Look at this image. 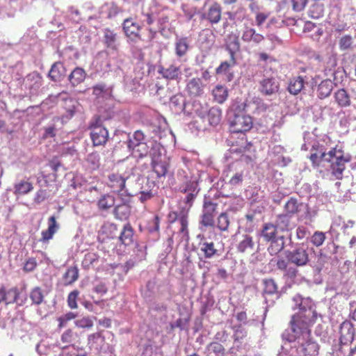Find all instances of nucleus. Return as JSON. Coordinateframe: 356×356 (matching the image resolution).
Here are the masks:
<instances>
[{"label": "nucleus", "instance_id": "1", "mask_svg": "<svg viewBox=\"0 0 356 356\" xmlns=\"http://www.w3.org/2000/svg\"><path fill=\"white\" fill-rule=\"evenodd\" d=\"M317 314L312 307H305L302 304L299 311L290 321L293 335L289 341H297L291 348L289 356H318L320 345L312 337L310 326L315 322Z\"/></svg>", "mask_w": 356, "mask_h": 356}, {"label": "nucleus", "instance_id": "2", "mask_svg": "<svg viewBox=\"0 0 356 356\" xmlns=\"http://www.w3.org/2000/svg\"><path fill=\"white\" fill-rule=\"evenodd\" d=\"M310 249L307 245L301 244L292 250L285 252L286 259L279 257L275 261L277 268L284 273V276L293 279L298 274V267L307 266L309 262Z\"/></svg>", "mask_w": 356, "mask_h": 356}, {"label": "nucleus", "instance_id": "3", "mask_svg": "<svg viewBox=\"0 0 356 356\" xmlns=\"http://www.w3.org/2000/svg\"><path fill=\"white\" fill-rule=\"evenodd\" d=\"M327 154L329 159L326 160L330 162L332 175L337 179H342L346 164L351 160L350 156L337 146L332 148Z\"/></svg>", "mask_w": 356, "mask_h": 356}, {"label": "nucleus", "instance_id": "4", "mask_svg": "<svg viewBox=\"0 0 356 356\" xmlns=\"http://www.w3.org/2000/svg\"><path fill=\"white\" fill-rule=\"evenodd\" d=\"M152 168L157 178L165 177L170 170L169 159L162 156L159 145L153 146L149 151Z\"/></svg>", "mask_w": 356, "mask_h": 356}, {"label": "nucleus", "instance_id": "5", "mask_svg": "<svg viewBox=\"0 0 356 356\" xmlns=\"http://www.w3.org/2000/svg\"><path fill=\"white\" fill-rule=\"evenodd\" d=\"M224 175L228 179V184L232 187L241 186L247 175L246 167L242 162H233L227 165Z\"/></svg>", "mask_w": 356, "mask_h": 356}, {"label": "nucleus", "instance_id": "6", "mask_svg": "<svg viewBox=\"0 0 356 356\" xmlns=\"http://www.w3.org/2000/svg\"><path fill=\"white\" fill-rule=\"evenodd\" d=\"M90 136L95 146L103 145L108 140V131L102 124V119L97 115L89 124Z\"/></svg>", "mask_w": 356, "mask_h": 356}, {"label": "nucleus", "instance_id": "7", "mask_svg": "<svg viewBox=\"0 0 356 356\" xmlns=\"http://www.w3.org/2000/svg\"><path fill=\"white\" fill-rule=\"evenodd\" d=\"M253 126L252 118L244 111L234 112L229 120L230 131L233 133H245L249 131Z\"/></svg>", "mask_w": 356, "mask_h": 356}, {"label": "nucleus", "instance_id": "8", "mask_svg": "<svg viewBox=\"0 0 356 356\" xmlns=\"http://www.w3.org/2000/svg\"><path fill=\"white\" fill-rule=\"evenodd\" d=\"M122 26L124 35L129 42L135 44L143 40L140 35L142 26L135 22L132 17L124 19Z\"/></svg>", "mask_w": 356, "mask_h": 356}, {"label": "nucleus", "instance_id": "9", "mask_svg": "<svg viewBox=\"0 0 356 356\" xmlns=\"http://www.w3.org/2000/svg\"><path fill=\"white\" fill-rule=\"evenodd\" d=\"M259 90L264 96H271L280 90V82L274 76L264 75L259 83Z\"/></svg>", "mask_w": 356, "mask_h": 356}, {"label": "nucleus", "instance_id": "10", "mask_svg": "<svg viewBox=\"0 0 356 356\" xmlns=\"http://www.w3.org/2000/svg\"><path fill=\"white\" fill-rule=\"evenodd\" d=\"M218 204L211 200H205L203 204L201 224L204 227H213L214 217L217 213Z\"/></svg>", "mask_w": 356, "mask_h": 356}, {"label": "nucleus", "instance_id": "11", "mask_svg": "<svg viewBox=\"0 0 356 356\" xmlns=\"http://www.w3.org/2000/svg\"><path fill=\"white\" fill-rule=\"evenodd\" d=\"M128 178V175H122L119 172H113L108 175L106 185L112 192L120 193L125 189Z\"/></svg>", "mask_w": 356, "mask_h": 356}, {"label": "nucleus", "instance_id": "12", "mask_svg": "<svg viewBox=\"0 0 356 356\" xmlns=\"http://www.w3.org/2000/svg\"><path fill=\"white\" fill-rule=\"evenodd\" d=\"M339 341L343 345L352 343L355 339V331L353 324L348 320L344 321L339 327Z\"/></svg>", "mask_w": 356, "mask_h": 356}, {"label": "nucleus", "instance_id": "13", "mask_svg": "<svg viewBox=\"0 0 356 356\" xmlns=\"http://www.w3.org/2000/svg\"><path fill=\"white\" fill-rule=\"evenodd\" d=\"M19 295L20 291L17 286L8 289L3 284L0 286V304L4 303L6 305H8L17 302Z\"/></svg>", "mask_w": 356, "mask_h": 356}, {"label": "nucleus", "instance_id": "14", "mask_svg": "<svg viewBox=\"0 0 356 356\" xmlns=\"http://www.w3.org/2000/svg\"><path fill=\"white\" fill-rule=\"evenodd\" d=\"M222 17V7L218 2H213L202 14L201 18L209 22L211 24H218Z\"/></svg>", "mask_w": 356, "mask_h": 356}, {"label": "nucleus", "instance_id": "15", "mask_svg": "<svg viewBox=\"0 0 356 356\" xmlns=\"http://www.w3.org/2000/svg\"><path fill=\"white\" fill-rule=\"evenodd\" d=\"M241 40L252 44H259L264 40V36L250 26L245 25L241 33Z\"/></svg>", "mask_w": 356, "mask_h": 356}, {"label": "nucleus", "instance_id": "16", "mask_svg": "<svg viewBox=\"0 0 356 356\" xmlns=\"http://www.w3.org/2000/svg\"><path fill=\"white\" fill-rule=\"evenodd\" d=\"M158 73L165 79L177 80L180 78L181 70L179 67L175 65H170L168 67L159 66Z\"/></svg>", "mask_w": 356, "mask_h": 356}, {"label": "nucleus", "instance_id": "17", "mask_svg": "<svg viewBox=\"0 0 356 356\" xmlns=\"http://www.w3.org/2000/svg\"><path fill=\"white\" fill-rule=\"evenodd\" d=\"M59 225L56 222V217L52 216L48 219V227L41 233L40 241L48 242L53 238L54 234L58 230Z\"/></svg>", "mask_w": 356, "mask_h": 356}, {"label": "nucleus", "instance_id": "18", "mask_svg": "<svg viewBox=\"0 0 356 356\" xmlns=\"http://www.w3.org/2000/svg\"><path fill=\"white\" fill-rule=\"evenodd\" d=\"M186 90L191 97H199L204 92L202 81L200 78H193L186 84Z\"/></svg>", "mask_w": 356, "mask_h": 356}, {"label": "nucleus", "instance_id": "19", "mask_svg": "<svg viewBox=\"0 0 356 356\" xmlns=\"http://www.w3.org/2000/svg\"><path fill=\"white\" fill-rule=\"evenodd\" d=\"M103 41L106 47L112 50H117L118 48V34L112 29L106 28L103 31Z\"/></svg>", "mask_w": 356, "mask_h": 356}, {"label": "nucleus", "instance_id": "20", "mask_svg": "<svg viewBox=\"0 0 356 356\" xmlns=\"http://www.w3.org/2000/svg\"><path fill=\"white\" fill-rule=\"evenodd\" d=\"M307 13L309 17L313 19L323 17L325 13V4L321 1L310 0Z\"/></svg>", "mask_w": 356, "mask_h": 356}, {"label": "nucleus", "instance_id": "21", "mask_svg": "<svg viewBox=\"0 0 356 356\" xmlns=\"http://www.w3.org/2000/svg\"><path fill=\"white\" fill-rule=\"evenodd\" d=\"M198 115L202 118H207L209 124L211 126H217L220 124L222 118V111L218 107H211L204 115L202 113H198Z\"/></svg>", "mask_w": 356, "mask_h": 356}, {"label": "nucleus", "instance_id": "22", "mask_svg": "<svg viewBox=\"0 0 356 356\" xmlns=\"http://www.w3.org/2000/svg\"><path fill=\"white\" fill-rule=\"evenodd\" d=\"M66 69L61 62L54 63L49 72V77L54 81H60L65 76Z\"/></svg>", "mask_w": 356, "mask_h": 356}, {"label": "nucleus", "instance_id": "23", "mask_svg": "<svg viewBox=\"0 0 356 356\" xmlns=\"http://www.w3.org/2000/svg\"><path fill=\"white\" fill-rule=\"evenodd\" d=\"M305 79L302 76L292 77L289 79L287 90L291 95L299 94L304 88Z\"/></svg>", "mask_w": 356, "mask_h": 356}, {"label": "nucleus", "instance_id": "24", "mask_svg": "<svg viewBox=\"0 0 356 356\" xmlns=\"http://www.w3.org/2000/svg\"><path fill=\"white\" fill-rule=\"evenodd\" d=\"M225 49L231 57L236 56V53L240 51L241 44L238 37L236 34L232 33L227 35Z\"/></svg>", "mask_w": 356, "mask_h": 356}, {"label": "nucleus", "instance_id": "25", "mask_svg": "<svg viewBox=\"0 0 356 356\" xmlns=\"http://www.w3.org/2000/svg\"><path fill=\"white\" fill-rule=\"evenodd\" d=\"M254 243L252 236L245 234L237 245V250L241 253L250 254L254 251Z\"/></svg>", "mask_w": 356, "mask_h": 356}, {"label": "nucleus", "instance_id": "26", "mask_svg": "<svg viewBox=\"0 0 356 356\" xmlns=\"http://www.w3.org/2000/svg\"><path fill=\"white\" fill-rule=\"evenodd\" d=\"M269 242L270 245L267 248V251L271 256L277 255L285 247V238L284 236H278V238L270 240Z\"/></svg>", "mask_w": 356, "mask_h": 356}, {"label": "nucleus", "instance_id": "27", "mask_svg": "<svg viewBox=\"0 0 356 356\" xmlns=\"http://www.w3.org/2000/svg\"><path fill=\"white\" fill-rule=\"evenodd\" d=\"M302 205V204L299 202L296 197H291L284 206V213L292 217L300 211Z\"/></svg>", "mask_w": 356, "mask_h": 356}, {"label": "nucleus", "instance_id": "28", "mask_svg": "<svg viewBox=\"0 0 356 356\" xmlns=\"http://www.w3.org/2000/svg\"><path fill=\"white\" fill-rule=\"evenodd\" d=\"M134 229L131 225L128 222L124 225L120 232L119 239L124 245H129L134 242Z\"/></svg>", "mask_w": 356, "mask_h": 356}, {"label": "nucleus", "instance_id": "29", "mask_svg": "<svg viewBox=\"0 0 356 356\" xmlns=\"http://www.w3.org/2000/svg\"><path fill=\"white\" fill-rule=\"evenodd\" d=\"M189 42L187 37L177 38L175 43V51L177 57L181 58L186 55L189 50Z\"/></svg>", "mask_w": 356, "mask_h": 356}, {"label": "nucleus", "instance_id": "30", "mask_svg": "<svg viewBox=\"0 0 356 356\" xmlns=\"http://www.w3.org/2000/svg\"><path fill=\"white\" fill-rule=\"evenodd\" d=\"M86 78V72L79 67H75L69 75V81L72 86H77L83 83Z\"/></svg>", "mask_w": 356, "mask_h": 356}, {"label": "nucleus", "instance_id": "31", "mask_svg": "<svg viewBox=\"0 0 356 356\" xmlns=\"http://www.w3.org/2000/svg\"><path fill=\"white\" fill-rule=\"evenodd\" d=\"M277 229H279L275 224L271 222L265 223L263 225L261 235L264 238L265 241H270V240H273L275 238H278L277 235Z\"/></svg>", "mask_w": 356, "mask_h": 356}, {"label": "nucleus", "instance_id": "32", "mask_svg": "<svg viewBox=\"0 0 356 356\" xmlns=\"http://www.w3.org/2000/svg\"><path fill=\"white\" fill-rule=\"evenodd\" d=\"M212 95L214 102L218 104H222L228 98V89L226 86L218 84L212 90Z\"/></svg>", "mask_w": 356, "mask_h": 356}, {"label": "nucleus", "instance_id": "33", "mask_svg": "<svg viewBox=\"0 0 356 356\" xmlns=\"http://www.w3.org/2000/svg\"><path fill=\"white\" fill-rule=\"evenodd\" d=\"M333 90V83L330 79L322 81L317 88V96L323 99L330 96Z\"/></svg>", "mask_w": 356, "mask_h": 356}, {"label": "nucleus", "instance_id": "34", "mask_svg": "<svg viewBox=\"0 0 356 356\" xmlns=\"http://www.w3.org/2000/svg\"><path fill=\"white\" fill-rule=\"evenodd\" d=\"M146 185L147 188H146L143 186L140 192L139 200L143 203L152 199L156 192L155 189L156 186L153 181H147Z\"/></svg>", "mask_w": 356, "mask_h": 356}, {"label": "nucleus", "instance_id": "35", "mask_svg": "<svg viewBox=\"0 0 356 356\" xmlns=\"http://www.w3.org/2000/svg\"><path fill=\"white\" fill-rule=\"evenodd\" d=\"M325 156L326 153L322 149H319L318 145H316L312 146L309 158L314 167H318Z\"/></svg>", "mask_w": 356, "mask_h": 356}, {"label": "nucleus", "instance_id": "36", "mask_svg": "<svg viewBox=\"0 0 356 356\" xmlns=\"http://www.w3.org/2000/svg\"><path fill=\"white\" fill-rule=\"evenodd\" d=\"M115 199L113 195L106 193L102 195L97 200V206L100 211H106L115 205Z\"/></svg>", "mask_w": 356, "mask_h": 356}, {"label": "nucleus", "instance_id": "37", "mask_svg": "<svg viewBox=\"0 0 356 356\" xmlns=\"http://www.w3.org/2000/svg\"><path fill=\"white\" fill-rule=\"evenodd\" d=\"M291 217L286 213H281L277 216L275 222V226L282 232H287L291 229Z\"/></svg>", "mask_w": 356, "mask_h": 356}, {"label": "nucleus", "instance_id": "38", "mask_svg": "<svg viewBox=\"0 0 356 356\" xmlns=\"http://www.w3.org/2000/svg\"><path fill=\"white\" fill-rule=\"evenodd\" d=\"M200 252L205 259H211L218 254V250L215 248L213 242L204 241L199 244Z\"/></svg>", "mask_w": 356, "mask_h": 356}, {"label": "nucleus", "instance_id": "39", "mask_svg": "<svg viewBox=\"0 0 356 356\" xmlns=\"http://www.w3.org/2000/svg\"><path fill=\"white\" fill-rule=\"evenodd\" d=\"M113 88L107 87L104 83H98L92 87V94L97 97L111 98Z\"/></svg>", "mask_w": 356, "mask_h": 356}, {"label": "nucleus", "instance_id": "40", "mask_svg": "<svg viewBox=\"0 0 356 356\" xmlns=\"http://www.w3.org/2000/svg\"><path fill=\"white\" fill-rule=\"evenodd\" d=\"M128 148L131 151V154L136 158H143L147 156L149 148L146 143H139L129 145Z\"/></svg>", "mask_w": 356, "mask_h": 356}, {"label": "nucleus", "instance_id": "41", "mask_svg": "<svg viewBox=\"0 0 356 356\" xmlns=\"http://www.w3.org/2000/svg\"><path fill=\"white\" fill-rule=\"evenodd\" d=\"M78 278L79 269L76 266L68 268L63 275L65 286L72 284L78 280Z\"/></svg>", "mask_w": 356, "mask_h": 356}, {"label": "nucleus", "instance_id": "42", "mask_svg": "<svg viewBox=\"0 0 356 356\" xmlns=\"http://www.w3.org/2000/svg\"><path fill=\"white\" fill-rule=\"evenodd\" d=\"M225 349L223 346L216 341L210 343L206 348V356H223Z\"/></svg>", "mask_w": 356, "mask_h": 356}, {"label": "nucleus", "instance_id": "43", "mask_svg": "<svg viewBox=\"0 0 356 356\" xmlns=\"http://www.w3.org/2000/svg\"><path fill=\"white\" fill-rule=\"evenodd\" d=\"M335 102L340 107H347L350 105V98L347 91L339 89L334 93Z\"/></svg>", "mask_w": 356, "mask_h": 356}, {"label": "nucleus", "instance_id": "44", "mask_svg": "<svg viewBox=\"0 0 356 356\" xmlns=\"http://www.w3.org/2000/svg\"><path fill=\"white\" fill-rule=\"evenodd\" d=\"M236 65V56L231 57L229 56V61H222L219 66L216 69V74L217 75L227 74L230 70Z\"/></svg>", "mask_w": 356, "mask_h": 356}, {"label": "nucleus", "instance_id": "45", "mask_svg": "<svg viewBox=\"0 0 356 356\" xmlns=\"http://www.w3.org/2000/svg\"><path fill=\"white\" fill-rule=\"evenodd\" d=\"M33 189L32 183L26 181H21L14 185V194L16 195H26Z\"/></svg>", "mask_w": 356, "mask_h": 356}, {"label": "nucleus", "instance_id": "46", "mask_svg": "<svg viewBox=\"0 0 356 356\" xmlns=\"http://www.w3.org/2000/svg\"><path fill=\"white\" fill-rule=\"evenodd\" d=\"M263 295L271 296L276 294L278 291V286L273 278L265 279L263 280Z\"/></svg>", "mask_w": 356, "mask_h": 356}, {"label": "nucleus", "instance_id": "47", "mask_svg": "<svg viewBox=\"0 0 356 356\" xmlns=\"http://www.w3.org/2000/svg\"><path fill=\"white\" fill-rule=\"evenodd\" d=\"M113 213L118 219H127L130 214V207L127 204H122L115 207Z\"/></svg>", "mask_w": 356, "mask_h": 356}, {"label": "nucleus", "instance_id": "48", "mask_svg": "<svg viewBox=\"0 0 356 356\" xmlns=\"http://www.w3.org/2000/svg\"><path fill=\"white\" fill-rule=\"evenodd\" d=\"M77 334L74 332L72 329L69 328L66 330L61 335L60 340L63 343L66 345L63 347H67L70 345H73L77 338Z\"/></svg>", "mask_w": 356, "mask_h": 356}, {"label": "nucleus", "instance_id": "49", "mask_svg": "<svg viewBox=\"0 0 356 356\" xmlns=\"http://www.w3.org/2000/svg\"><path fill=\"white\" fill-rule=\"evenodd\" d=\"M29 296L32 303L37 305L42 304L44 298L42 289L39 286L34 287L31 291Z\"/></svg>", "mask_w": 356, "mask_h": 356}, {"label": "nucleus", "instance_id": "50", "mask_svg": "<svg viewBox=\"0 0 356 356\" xmlns=\"http://www.w3.org/2000/svg\"><path fill=\"white\" fill-rule=\"evenodd\" d=\"M77 314L72 312H68L66 314L57 318L58 328L62 329L67 326L69 321L74 320L76 318Z\"/></svg>", "mask_w": 356, "mask_h": 356}, {"label": "nucleus", "instance_id": "51", "mask_svg": "<svg viewBox=\"0 0 356 356\" xmlns=\"http://www.w3.org/2000/svg\"><path fill=\"white\" fill-rule=\"evenodd\" d=\"M229 219L227 213H221L217 218L216 227L222 232L228 230L229 226Z\"/></svg>", "mask_w": 356, "mask_h": 356}, {"label": "nucleus", "instance_id": "52", "mask_svg": "<svg viewBox=\"0 0 356 356\" xmlns=\"http://www.w3.org/2000/svg\"><path fill=\"white\" fill-rule=\"evenodd\" d=\"M353 38L350 35H345L339 40V47L341 51H347L353 48Z\"/></svg>", "mask_w": 356, "mask_h": 356}, {"label": "nucleus", "instance_id": "53", "mask_svg": "<svg viewBox=\"0 0 356 356\" xmlns=\"http://www.w3.org/2000/svg\"><path fill=\"white\" fill-rule=\"evenodd\" d=\"M179 220L181 225L179 232L184 234L186 238H188L189 232L188 229V213L182 212L179 218Z\"/></svg>", "mask_w": 356, "mask_h": 356}, {"label": "nucleus", "instance_id": "54", "mask_svg": "<svg viewBox=\"0 0 356 356\" xmlns=\"http://www.w3.org/2000/svg\"><path fill=\"white\" fill-rule=\"evenodd\" d=\"M80 292L77 289L71 291L67 298V303L69 308L75 309L78 308L77 299Z\"/></svg>", "mask_w": 356, "mask_h": 356}, {"label": "nucleus", "instance_id": "55", "mask_svg": "<svg viewBox=\"0 0 356 356\" xmlns=\"http://www.w3.org/2000/svg\"><path fill=\"white\" fill-rule=\"evenodd\" d=\"M74 324L79 328L90 329L93 326V321L89 316H83L75 321Z\"/></svg>", "mask_w": 356, "mask_h": 356}, {"label": "nucleus", "instance_id": "56", "mask_svg": "<svg viewBox=\"0 0 356 356\" xmlns=\"http://www.w3.org/2000/svg\"><path fill=\"white\" fill-rule=\"evenodd\" d=\"M325 238V233L316 231L312 236L311 242L314 246L319 247L323 244Z\"/></svg>", "mask_w": 356, "mask_h": 356}, {"label": "nucleus", "instance_id": "57", "mask_svg": "<svg viewBox=\"0 0 356 356\" xmlns=\"http://www.w3.org/2000/svg\"><path fill=\"white\" fill-rule=\"evenodd\" d=\"M139 143H145V135L142 131H136L134 132L133 136L129 138L127 146L135 145Z\"/></svg>", "mask_w": 356, "mask_h": 356}, {"label": "nucleus", "instance_id": "58", "mask_svg": "<svg viewBox=\"0 0 356 356\" xmlns=\"http://www.w3.org/2000/svg\"><path fill=\"white\" fill-rule=\"evenodd\" d=\"M170 104L175 108L181 109L184 106V99L181 95H175L170 99Z\"/></svg>", "mask_w": 356, "mask_h": 356}, {"label": "nucleus", "instance_id": "59", "mask_svg": "<svg viewBox=\"0 0 356 356\" xmlns=\"http://www.w3.org/2000/svg\"><path fill=\"white\" fill-rule=\"evenodd\" d=\"M37 267V261L35 258H29L24 265V270L25 272H31Z\"/></svg>", "mask_w": 356, "mask_h": 356}, {"label": "nucleus", "instance_id": "60", "mask_svg": "<svg viewBox=\"0 0 356 356\" xmlns=\"http://www.w3.org/2000/svg\"><path fill=\"white\" fill-rule=\"evenodd\" d=\"M47 191L43 189H40L35 193L34 202L37 204H40L44 202L47 199Z\"/></svg>", "mask_w": 356, "mask_h": 356}, {"label": "nucleus", "instance_id": "61", "mask_svg": "<svg viewBox=\"0 0 356 356\" xmlns=\"http://www.w3.org/2000/svg\"><path fill=\"white\" fill-rule=\"evenodd\" d=\"M269 17V14L265 13H257L255 16L256 25L260 27Z\"/></svg>", "mask_w": 356, "mask_h": 356}, {"label": "nucleus", "instance_id": "62", "mask_svg": "<svg viewBox=\"0 0 356 356\" xmlns=\"http://www.w3.org/2000/svg\"><path fill=\"white\" fill-rule=\"evenodd\" d=\"M308 0H292L293 8L296 11H301L302 10Z\"/></svg>", "mask_w": 356, "mask_h": 356}, {"label": "nucleus", "instance_id": "63", "mask_svg": "<svg viewBox=\"0 0 356 356\" xmlns=\"http://www.w3.org/2000/svg\"><path fill=\"white\" fill-rule=\"evenodd\" d=\"M102 337V334L100 332H95L88 335V343L90 346L93 347L95 344L97 343V341Z\"/></svg>", "mask_w": 356, "mask_h": 356}, {"label": "nucleus", "instance_id": "64", "mask_svg": "<svg viewBox=\"0 0 356 356\" xmlns=\"http://www.w3.org/2000/svg\"><path fill=\"white\" fill-rule=\"evenodd\" d=\"M93 291L97 293L104 295L107 293L108 289L105 284L99 283L94 287Z\"/></svg>", "mask_w": 356, "mask_h": 356}]
</instances>
